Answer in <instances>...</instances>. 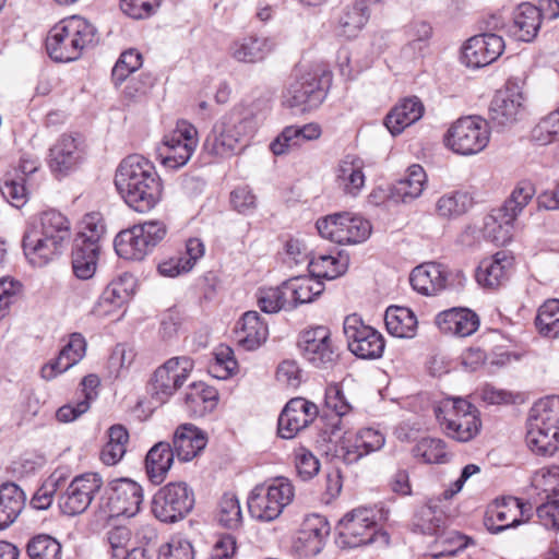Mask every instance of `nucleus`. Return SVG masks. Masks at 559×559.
I'll use <instances>...</instances> for the list:
<instances>
[{
	"instance_id": "f257e3e1",
	"label": "nucleus",
	"mask_w": 559,
	"mask_h": 559,
	"mask_svg": "<svg viewBox=\"0 0 559 559\" xmlns=\"http://www.w3.org/2000/svg\"><path fill=\"white\" fill-rule=\"evenodd\" d=\"M114 183L124 203L138 213L151 212L162 200V180L154 165L140 154L120 162Z\"/></svg>"
},
{
	"instance_id": "f03ea898",
	"label": "nucleus",
	"mask_w": 559,
	"mask_h": 559,
	"mask_svg": "<svg viewBox=\"0 0 559 559\" xmlns=\"http://www.w3.org/2000/svg\"><path fill=\"white\" fill-rule=\"evenodd\" d=\"M98 41L96 27L80 15L62 19L55 24L46 37V50L56 62L78 60L84 50Z\"/></svg>"
},
{
	"instance_id": "7ed1b4c3",
	"label": "nucleus",
	"mask_w": 559,
	"mask_h": 559,
	"mask_svg": "<svg viewBox=\"0 0 559 559\" xmlns=\"http://www.w3.org/2000/svg\"><path fill=\"white\" fill-rule=\"evenodd\" d=\"M104 237L103 215L95 212L86 214L74 238L72 250V267L79 278L88 280L95 274Z\"/></svg>"
},
{
	"instance_id": "20e7f679",
	"label": "nucleus",
	"mask_w": 559,
	"mask_h": 559,
	"mask_svg": "<svg viewBox=\"0 0 559 559\" xmlns=\"http://www.w3.org/2000/svg\"><path fill=\"white\" fill-rule=\"evenodd\" d=\"M433 412L445 436L457 442H468L480 431L479 412L465 399L445 397L435 405Z\"/></svg>"
},
{
	"instance_id": "39448f33",
	"label": "nucleus",
	"mask_w": 559,
	"mask_h": 559,
	"mask_svg": "<svg viewBox=\"0 0 559 559\" xmlns=\"http://www.w3.org/2000/svg\"><path fill=\"white\" fill-rule=\"evenodd\" d=\"M373 543L389 544V535L380 530L374 509L359 507L338 521L336 544L341 548H358Z\"/></svg>"
},
{
	"instance_id": "423d86ee",
	"label": "nucleus",
	"mask_w": 559,
	"mask_h": 559,
	"mask_svg": "<svg viewBox=\"0 0 559 559\" xmlns=\"http://www.w3.org/2000/svg\"><path fill=\"white\" fill-rule=\"evenodd\" d=\"M167 233L163 221H145L119 231L114 239V249L119 258L142 261L165 239Z\"/></svg>"
},
{
	"instance_id": "0eeeda50",
	"label": "nucleus",
	"mask_w": 559,
	"mask_h": 559,
	"mask_svg": "<svg viewBox=\"0 0 559 559\" xmlns=\"http://www.w3.org/2000/svg\"><path fill=\"white\" fill-rule=\"evenodd\" d=\"M295 497V488L286 477H276L258 485L248 498V510L252 518L271 522L277 519Z\"/></svg>"
},
{
	"instance_id": "6e6552de",
	"label": "nucleus",
	"mask_w": 559,
	"mask_h": 559,
	"mask_svg": "<svg viewBox=\"0 0 559 559\" xmlns=\"http://www.w3.org/2000/svg\"><path fill=\"white\" fill-rule=\"evenodd\" d=\"M194 502V492L187 483L171 481L154 493L151 512L162 523H176L192 511Z\"/></svg>"
},
{
	"instance_id": "1a4fd4ad",
	"label": "nucleus",
	"mask_w": 559,
	"mask_h": 559,
	"mask_svg": "<svg viewBox=\"0 0 559 559\" xmlns=\"http://www.w3.org/2000/svg\"><path fill=\"white\" fill-rule=\"evenodd\" d=\"M253 132L252 119L225 117L216 122L204 141V150L211 155H234Z\"/></svg>"
},
{
	"instance_id": "9d476101",
	"label": "nucleus",
	"mask_w": 559,
	"mask_h": 559,
	"mask_svg": "<svg viewBox=\"0 0 559 559\" xmlns=\"http://www.w3.org/2000/svg\"><path fill=\"white\" fill-rule=\"evenodd\" d=\"M489 128L485 119L469 116L457 119L448 130L445 144L460 155H475L489 143Z\"/></svg>"
},
{
	"instance_id": "9b49d317",
	"label": "nucleus",
	"mask_w": 559,
	"mask_h": 559,
	"mask_svg": "<svg viewBox=\"0 0 559 559\" xmlns=\"http://www.w3.org/2000/svg\"><path fill=\"white\" fill-rule=\"evenodd\" d=\"M317 229L321 237L340 245L360 243L371 234V224L362 216L349 212L320 218Z\"/></svg>"
},
{
	"instance_id": "f8f14e48",
	"label": "nucleus",
	"mask_w": 559,
	"mask_h": 559,
	"mask_svg": "<svg viewBox=\"0 0 559 559\" xmlns=\"http://www.w3.org/2000/svg\"><path fill=\"white\" fill-rule=\"evenodd\" d=\"M193 368L194 362L188 356L166 360L151 378L152 397L160 404L166 403L183 385Z\"/></svg>"
},
{
	"instance_id": "ddd939ff",
	"label": "nucleus",
	"mask_w": 559,
	"mask_h": 559,
	"mask_svg": "<svg viewBox=\"0 0 559 559\" xmlns=\"http://www.w3.org/2000/svg\"><path fill=\"white\" fill-rule=\"evenodd\" d=\"M198 141L195 127L186 120L178 121L175 129L164 136L158 147L163 165L171 169L185 166L191 158Z\"/></svg>"
},
{
	"instance_id": "4468645a",
	"label": "nucleus",
	"mask_w": 559,
	"mask_h": 559,
	"mask_svg": "<svg viewBox=\"0 0 559 559\" xmlns=\"http://www.w3.org/2000/svg\"><path fill=\"white\" fill-rule=\"evenodd\" d=\"M343 330L350 353L361 359L380 358L384 352L385 343L382 334L370 325L364 323L357 314L345 318Z\"/></svg>"
},
{
	"instance_id": "2eb2a0df",
	"label": "nucleus",
	"mask_w": 559,
	"mask_h": 559,
	"mask_svg": "<svg viewBox=\"0 0 559 559\" xmlns=\"http://www.w3.org/2000/svg\"><path fill=\"white\" fill-rule=\"evenodd\" d=\"M298 346L304 358L317 368H330L338 359V348L325 325L312 326L300 333Z\"/></svg>"
},
{
	"instance_id": "dca6fc26",
	"label": "nucleus",
	"mask_w": 559,
	"mask_h": 559,
	"mask_svg": "<svg viewBox=\"0 0 559 559\" xmlns=\"http://www.w3.org/2000/svg\"><path fill=\"white\" fill-rule=\"evenodd\" d=\"M142 487L134 480L121 477L107 484V522L115 518L130 519L140 510Z\"/></svg>"
},
{
	"instance_id": "f3484780",
	"label": "nucleus",
	"mask_w": 559,
	"mask_h": 559,
	"mask_svg": "<svg viewBox=\"0 0 559 559\" xmlns=\"http://www.w3.org/2000/svg\"><path fill=\"white\" fill-rule=\"evenodd\" d=\"M532 514V507L516 497H502L489 506L485 515V526L493 534L501 533L508 528L515 527L528 520Z\"/></svg>"
},
{
	"instance_id": "a211bd4d",
	"label": "nucleus",
	"mask_w": 559,
	"mask_h": 559,
	"mask_svg": "<svg viewBox=\"0 0 559 559\" xmlns=\"http://www.w3.org/2000/svg\"><path fill=\"white\" fill-rule=\"evenodd\" d=\"M326 91L316 72L296 75L283 95L284 106L304 112L318 107L325 98Z\"/></svg>"
},
{
	"instance_id": "6ab92c4d",
	"label": "nucleus",
	"mask_w": 559,
	"mask_h": 559,
	"mask_svg": "<svg viewBox=\"0 0 559 559\" xmlns=\"http://www.w3.org/2000/svg\"><path fill=\"white\" fill-rule=\"evenodd\" d=\"M100 487L102 478L97 474L76 476L59 498L61 512L69 516L82 513L90 506L93 495Z\"/></svg>"
},
{
	"instance_id": "aec40b11",
	"label": "nucleus",
	"mask_w": 559,
	"mask_h": 559,
	"mask_svg": "<svg viewBox=\"0 0 559 559\" xmlns=\"http://www.w3.org/2000/svg\"><path fill=\"white\" fill-rule=\"evenodd\" d=\"M535 193L534 185L528 181H522L513 189L497 216L500 222L499 228L502 231L501 235L493 236L497 243L506 245L511 240L514 221L533 200Z\"/></svg>"
},
{
	"instance_id": "412c9836",
	"label": "nucleus",
	"mask_w": 559,
	"mask_h": 559,
	"mask_svg": "<svg viewBox=\"0 0 559 559\" xmlns=\"http://www.w3.org/2000/svg\"><path fill=\"white\" fill-rule=\"evenodd\" d=\"M504 50L500 35L483 33L471 37L462 50V62L469 68L486 67L496 61Z\"/></svg>"
},
{
	"instance_id": "4be33fe9",
	"label": "nucleus",
	"mask_w": 559,
	"mask_h": 559,
	"mask_svg": "<svg viewBox=\"0 0 559 559\" xmlns=\"http://www.w3.org/2000/svg\"><path fill=\"white\" fill-rule=\"evenodd\" d=\"M318 406L304 399H292L278 417L277 431L283 439H292L318 416Z\"/></svg>"
},
{
	"instance_id": "5701e85b",
	"label": "nucleus",
	"mask_w": 559,
	"mask_h": 559,
	"mask_svg": "<svg viewBox=\"0 0 559 559\" xmlns=\"http://www.w3.org/2000/svg\"><path fill=\"white\" fill-rule=\"evenodd\" d=\"M524 97L515 84L508 83L503 90L498 91L489 107L490 121L498 127H507L520 118L524 111Z\"/></svg>"
},
{
	"instance_id": "b1692460",
	"label": "nucleus",
	"mask_w": 559,
	"mask_h": 559,
	"mask_svg": "<svg viewBox=\"0 0 559 559\" xmlns=\"http://www.w3.org/2000/svg\"><path fill=\"white\" fill-rule=\"evenodd\" d=\"M453 273L445 264L426 262L416 266L409 282L414 290L425 296H435L449 287Z\"/></svg>"
},
{
	"instance_id": "393cba45",
	"label": "nucleus",
	"mask_w": 559,
	"mask_h": 559,
	"mask_svg": "<svg viewBox=\"0 0 559 559\" xmlns=\"http://www.w3.org/2000/svg\"><path fill=\"white\" fill-rule=\"evenodd\" d=\"M23 250L28 262L38 267L46 266L58 259L67 246L50 240L44 234L37 231L36 226L29 227L23 236Z\"/></svg>"
},
{
	"instance_id": "a878e982",
	"label": "nucleus",
	"mask_w": 559,
	"mask_h": 559,
	"mask_svg": "<svg viewBox=\"0 0 559 559\" xmlns=\"http://www.w3.org/2000/svg\"><path fill=\"white\" fill-rule=\"evenodd\" d=\"M385 443L384 435L374 428L367 427L357 431L354 441L345 439L337 450L336 456L346 464H353L362 456L379 451Z\"/></svg>"
},
{
	"instance_id": "bb28decb",
	"label": "nucleus",
	"mask_w": 559,
	"mask_h": 559,
	"mask_svg": "<svg viewBox=\"0 0 559 559\" xmlns=\"http://www.w3.org/2000/svg\"><path fill=\"white\" fill-rule=\"evenodd\" d=\"M84 158V147L80 139L62 134L50 148L49 166L55 174L67 175Z\"/></svg>"
},
{
	"instance_id": "cd10ccee",
	"label": "nucleus",
	"mask_w": 559,
	"mask_h": 559,
	"mask_svg": "<svg viewBox=\"0 0 559 559\" xmlns=\"http://www.w3.org/2000/svg\"><path fill=\"white\" fill-rule=\"evenodd\" d=\"M513 269V258L506 251H499L480 261L476 270V281L485 288L495 289L504 285Z\"/></svg>"
},
{
	"instance_id": "c85d7f7f",
	"label": "nucleus",
	"mask_w": 559,
	"mask_h": 559,
	"mask_svg": "<svg viewBox=\"0 0 559 559\" xmlns=\"http://www.w3.org/2000/svg\"><path fill=\"white\" fill-rule=\"evenodd\" d=\"M85 338L80 333L71 334L68 343L62 347L58 357L41 367V378L49 381L55 379L58 374L69 370L81 361L85 355Z\"/></svg>"
},
{
	"instance_id": "c756f323",
	"label": "nucleus",
	"mask_w": 559,
	"mask_h": 559,
	"mask_svg": "<svg viewBox=\"0 0 559 559\" xmlns=\"http://www.w3.org/2000/svg\"><path fill=\"white\" fill-rule=\"evenodd\" d=\"M274 49V41L269 37L247 35L231 41L229 56L238 62L255 63L264 60Z\"/></svg>"
},
{
	"instance_id": "7c9ffc66",
	"label": "nucleus",
	"mask_w": 559,
	"mask_h": 559,
	"mask_svg": "<svg viewBox=\"0 0 559 559\" xmlns=\"http://www.w3.org/2000/svg\"><path fill=\"white\" fill-rule=\"evenodd\" d=\"M436 324L445 334L465 337L476 332L479 319L469 309L452 308L440 312L436 317Z\"/></svg>"
},
{
	"instance_id": "2f4dec72",
	"label": "nucleus",
	"mask_w": 559,
	"mask_h": 559,
	"mask_svg": "<svg viewBox=\"0 0 559 559\" xmlns=\"http://www.w3.org/2000/svg\"><path fill=\"white\" fill-rule=\"evenodd\" d=\"M206 445L204 433L191 424L179 426L173 438V451L179 461L189 462Z\"/></svg>"
},
{
	"instance_id": "473e14b6",
	"label": "nucleus",
	"mask_w": 559,
	"mask_h": 559,
	"mask_svg": "<svg viewBox=\"0 0 559 559\" xmlns=\"http://www.w3.org/2000/svg\"><path fill=\"white\" fill-rule=\"evenodd\" d=\"M235 334L243 349L254 350L266 341L269 329L257 311H248L238 322Z\"/></svg>"
},
{
	"instance_id": "72a5a7b5",
	"label": "nucleus",
	"mask_w": 559,
	"mask_h": 559,
	"mask_svg": "<svg viewBox=\"0 0 559 559\" xmlns=\"http://www.w3.org/2000/svg\"><path fill=\"white\" fill-rule=\"evenodd\" d=\"M424 110V105L418 97L404 98L386 115L384 124L392 135H397L406 127L418 121L423 117Z\"/></svg>"
},
{
	"instance_id": "f704fd0d",
	"label": "nucleus",
	"mask_w": 559,
	"mask_h": 559,
	"mask_svg": "<svg viewBox=\"0 0 559 559\" xmlns=\"http://www.w3.org/2000/svg\"><path fill=\"white\" fill-rule=\"evenodd\" d=\"M364 160L354 155L345 156L336 169V182L345 194L357 197L365 187Z\"/></svg>"
},
{
	"instance_id": "c9c22d12",
	"label": "nucleus",
	"mask_w": 559,
	"mask_h": 559,
	"mask_svg": "<svg viewBox=\"0 0 559 559\" xmlns=\"http://www.w3.org/2000/svg\"><path fill=\"white\" fill-rule=\"evenodd\" d=\"M175 456L171 444L166 441H159L148 450L145 456V472L151 483L159 485L165 480Z\"/></svg>"
},
{
	"instance_id": "e433bc0d",
	"label": "nucleus",
	"mask_w": 559,
	"mask_h": 559,
	"mask_svg": "<svg viewBox=\"0 0 559 559\" xmlns=\"http://www.w3.org/2000/svg\"><path fill=\"white\" fill-rule=\"evenodd\" d=\"M26 496L14 483L0 486V531L15 522L25 507Z\"/></svg>"
},
{
	"instance_id": "4c0bfd02",
	"label": "nucleus",
	"mask_w": 559,
	"mask_h": 559,
	"mask_svg": "<svg viewBox=\"0 0 559 559\" xmlns=\"http://www.w3.org/2000/svg\"><path fill=\"white\" fill-rule=\"evenodd\" d=\"M217 402V390L203 382L192 383L185 397L186 408L193 417H203L213 412Z\"/></svg>"
},
{
	"instance_id": "58836bf2",
	"label": "nucleus",
	"mask_w": 559,
	"mask_h": 559,
	"mask_svg": "<svg viewBox=\"0 0 559 559\" xmlns=\"http://www.w3.org/2000/svg\"><path fill=\"white\" fill-rule=\"evenodd\" d=\"M109 525L110 520L107 522ZM107 543L110 545V559H148L144 548L131 547V531L126 525L112 524Z\"/></svg>"
},
{
	"instance_id": "ea45409f",
	"label": "nucleus",
	"mask_w": 559,
	"mask_h": 559,
	"mask_svg": "<svg viewBox=\"0 0 559 559\" xmlns=\"http://www.w3.org/2000/svg\"><path fill=\"white\" fill-rule=\"evenodd\" d=\"M284 288L287 289L290 302L294 309L299 305L309 304L316 300L324 290V284L319 277L296 276L284 282Z\"/></svg>"
},
{
	"instance_id": "a19ab883",
	"label": "nucleus",
	"mask_w": 559,
	"mask_h": 559,
	"mask_svg": "<svg viewBox=\"0 0 559 559\" xmlns=\"http://www.w3.org/2000/svg\"><path fill=\"white\" fill-rule=\"evenodd\" d=\"M542 24V12L538 7L522 3L514 11L512 34L522 41L533 40Z\"/></svg>"
},
{
	"instance_id": "79ce46f5",
	"label": "nucleus",
	"mask_w": 559,
	"mask_h": 559,
	"mask_svg": "<svg viewBox=\"0 0 559 559\" xmlns=\"http://www.w3.org/2000/svg\"><path fill=\"white\" fill-rule=\"evenodd\" d=\"M330 534L328 520L320 514L306 516L300 531L299 540L304 544L306 551L310 555L319 554Z\"/></svg>"
},
{
	"instance_id": "37998d69",
	"label": "nucleus",
	"mask_w": 559,
	"mask_h": 559,
	"mask_svg": "<svg viewBox=\"0 0 559 559\" xmlns=\"http://www.w3.org/2000/svg\"><path fill=\"white\" fill-rule=\"evenodd\" d=\"M388 332L399 338H412L416 335L417 318L406 307L390 306L384 316Z\"/></svg>"
},
{
	"instance_id": "c03bdc74",
	"label": "nucleus",
	"mask_w": 559,
	"mask_h": 559,
	"mask_svg": "<svg viewBox=\"0 0 559 559\" xmlns=\"http://www.w3.org/2000/svg\"><path fill=\"white\" fill-rule=\"evenodd\" d=\"M526 444L537 455L551 456L559 448V432L527 420Z\"/></svg>"
},
{
	"instance_id": "a18cd8bd",
	"label": "nucleus",
	"mask_w": 559,
	"mask_h": 559,
	"mask_svg": "<svg viewBox=\"0 0 559 559\" xmlns=\"http://www.w3.org/2000/svg\"><path fill=\"white\" fill-rule=\"evenodd\" d=\"M37 231L44 236L68 246L71 238V225L69 219L56 210H48L40 214Z\"/></svg>"
},
{
	"instance_id": "49530a36",
	"label": "nucleus",
	"mask_w": 559,
	"mask_h": 559,
	"mask_svg": "<svg viewBox=\"0 0 559 559\" xmlns=\"http://www.w3.org/2000/svg\"><path fill=\"white\" fill-rule=\"evenodd\" d=\"M310 274L314 277L334 280L343 275L348 267V258L337 253L312 255L308 262Z\"/></svg>"
},
{
	"instance_id": "de8ad7c7",
	"label": "nucleus",
	"mask_w": 559,
	"mask_h": 559,
	"mask_svg": "<svg viewBox=\"0 0 559 559\" xmlns=\"http://www.w3.org/2000/svg\"><path fill=\"white\" fill-rule=\"evenodd\" d=\"M426 183L425 169L420 165L414 164L407 168L405 177L396 182L395 192L403 202L412 201L421 195Z\"/></svg>"
},
{
	"instance_id": "09e8293b",
	"label": "nucleus",
	"mask_w": 559,
	"mask_h": 559,
	"mask_svg": "<svg viewBox=\"0 0 559 559\" xmlns=\"http://www.w3.org/2000/svg\"><path fill=\"white\" fill-rule=\"evenodd\" d=\"M257 301L260 309L265 313H276L281 310H294L284 282L276 287H262L257 293Z\"/></svg>"
},
{
	"instance_id": "8fccbe9b",
	"label": "nucleus",
	"mask_w": 559,
	"mask_h": 559,
	"mask_svg": "<svg viewBox=\"0 0 559 559\" xmlns=\"http://www.w3.org/2000/svg\"><path fill=\"white\" fill-rule=\"evenodd\" d=\"M445 518L442 510L431 507H420L413 519V531L429 536H437L444 527Z\"/></svg>"
},
{
	"instance_id": "3c124183",
	"label": "nucleus",
	"mask_w": 559,
	"mask_h": 559,
	"mask_svg": "<svg viewBox=\"0 0 559 559\" xmlns=\"http://www.w3.org/2000/svg\"><path fill=\"white\" fill-rule=\"evenodd\" d=\"M527 420L559 432V395L547 396L536 402L530 411Z\"/></svg>"
},
{
	"instance_id": "603ef678",
	"label": "nucleus",
	"mask_w": 559,
	"mask_h": 559,
	"mask_svg": "<svg viewBox=\"0 0 559 559\" xmlns=\"http://www.w3.org/2000/svg\"><path fill=\"white\" fill-rule=\"evenodd\" d=\"M473 204L472 197L464 191H452L440 197L436 212L440 217L454 218L463 215Z\"/></svg>"
},
{
	"instance_id": "864d4df0",
	"label": "nucleus",
	"mask_w": 559,
	"mask_h": 559,
	"mask_svg": "<svg viewBox=\"0 0 559 559\" xmlns=\"http://www.w3.org/2000/svg\"><path fill=\"white\" fill-rule=\"evenodd\" d=\"M366 8L361 5H353L347 8L338 20L336 26L337 36L346 39L355 38L368 22Z\"/></svg>"
},
{
	"instance_id": "5fc2aeb1",
	"label": "nucleus",
	"mask_w": 559,
	"mask_h": 559,
	"mask_svg": "<svg viewBox=\"0 0 559 559\" xmlns=\"http://www.w3.org/2000/svg\"><path fill=\"white\" fill-rule=\"evenodd\" d=\"M535 324L544 336L559 335V299H548L539 307Z\"/></svg>"
},
{
	"instance_id": "6e6d98bb",
	"label": "nucleus",
	"mask_w": 559,
	"mask_h": 559,
	"mask_svg": "<svg viewBox=\"0 0 559 559\" xmlns=\"http://www.w3.org/2000/svg\"><path fill=\"white\" fill-rule=\"evenodd\" d=\"M413 453L428 464H444L449 461L447 444L438 438H423L414 447Z\"/></svg>"
},
{
	"instance_id": "4d7b16f0",
	"label": "nucleus",
	"mask_w": 559,
	"mask_h": 559,
	"mask_svg": "<svg viewBox=\"0 0 559 559\" xmlns=\"http://www.w3.org/2000/svg\"><path fill=\"white\" fill-rule=\"evenodd\" d=\"M27 555L31 559H61V544L52 536L39 534L27 544Z\"/></svg>"
},
{
	"instance_id": "13d9d810",
	"label": "nucleus",
	"mask_w": 559,
	"mask_h": 559,
	"mask_svg": "<svg viewBox=\"0 0 559 559\" xmlns=\"http://www.w3.org/2000/svg\"><path fill=\"white\" fill-rule=\"evenodd\" d=\"M129 438V431L123 425H112L107 429V465H116L123 459Z\"/></svg>"
},
{
	"instance_id": "bf43d9fd",
	"label": "nucleus",
	"mask_w": 559,
	"mask_h": 559,
	"mask_svg": "<svg viewBox=\"0 0 559 559\" xmlns=\"http://www.w3.org/2000/svg\"><path fill=\"white\" fill-rule=\"evenodd\" d=\"M532 486L538 495H544L546 500L559 495V466H544L535 472Z\"/></svg>"
},
{
	"instance_id": "052dcab7",
	"label": "nucleus",
	"mask_w": 559,
	"mask_h": 559,
	"mask_svg": "<svg viewBox=\"0 0 559 559\" xmlns=\"http://www.w3.org/2000/svg\"><path fill=\"white\" fill-rule=\"evenodd\" d=\"M27 185H29V182L26 181L25 177H21L19 174L12 175L11 173H8L0 190L2 195L11 203V205L19 209L27 202Z\"/></svg>"
},
{
	"instance_id": "680f3d73",
	"label": "nucleus",
	"mask_w": 559,
	"mask_h": 559,
	"mask_svg": "<svg viewBox=\"0 0 559 559\" xmlns=\"http://www.w3.org/2000/svg\"><path fill=\"white\" fill-rule=\"evenodd\" d=\"M142 66V55L135 49L123 51L111 71V80L116 86L127 80V78L140 69Z\"/></svg>"
},
{
	"instance_id": "e2e57ef3",
	"label": "nucleus",
	"mask_w": 559,
	"mask_h": 559,
	"mask_svg": "<svg viewBox=\"0 0 559 559\" xmlns=\"http://www.w3.org/2000/svg\"><path fill=\"white\" fill-rule=\"evenodd\" d=\"M532 140L547 145L559 140V108L543 118L532 130Z\"/></svg>"
},
{
	"instance_id": "0e129e2a",
	"label": "nucleus",
	"mask_w": 559,
	"mask_h": 559,
	"mask_svg": "<svg viewBox=\"0 0 559 559\" xmlns=\"http://www.w3.org/2000/svg\"><path fill=\"white\" fill-rule=\"evenodd\" d=\"M241 509L238 498L233 493H225L219 501L218 521L228 528L237 527L241 521Z\"/></svg>"
},
{
	"instance_id": "69168bd1",
	"label": "nucleus",
	"mask_w": 559,
	"mask_h": 559,
	"mask_svg": "<svg viewBox=\"0 0 559 559\" xmlns=\"http://www.w3.org/2000/svg\"><path fill=\"white\" fill-rule=\"evenodd\" d=\"M134 358V353L126 344H117L107 359V379L121 376Z\"/></svg>"
},
{
	"instance_id": "338daca9",
	"label": "nucleus",
	"mask_w": 559,
	"mask_h": 559,
	"mask_svg": "<svg viewBox=\"0 0 559 559\" xmlns=\"http://www.w3.org/2000/svg\"><path fill=\"white\" fill-rule=\"evenodd\" d=\"M134 278L131 274L124 273L117 281L107 285V301L117 307L127 302L133 292Z\"/></svg>"
},
{
	"instance_id": "774afa93",
	"label": "nucleus",
	"mask_w": 559,
	"mask_h": 559,
	"mask_svg": "<svg viewBox=\"0 0 559 559\" xmlns=\"http://www.w3.org/2000/svg\"><path fill=\"white\" fill-rule=\"evenodd\" d=\"M194 551L191 543L181 537L173 536L170 540L160 547L159 559H193Z\"/></svg>"
}]
</instances>
